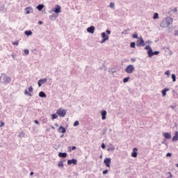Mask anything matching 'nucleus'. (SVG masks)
Instances as JSON below:
<instances>
[{"mask_svg": "<svg viewBox=\"0 0 178 178\" xmlns=\"http://www.w3.org/2000/svg\"><path fill=\"white\" fill-rule=\"evenodd\" d=\"M144 49L147 51V58H152V56H157L161 54V51H154L152 49V47L147 44L145 47Z\"/></svg>", "mask_w": 178, "mask_h": 178, "instance_id": "nucleus-1", "label": "nucleus"}, {"mask_svg": "<svg viewBox=\"0 0 178 178\" xmlns=\"http://www.w3.org/2000/svg\"><path fill=\"white\" fill-rule=\"evenodd\" d=\"M112 31L109 29H106L105 32L101 33L102 40L99 42L100 44H104L106 41L109 40V35H111Z\"/></svg>", "mask_w": 178, "mask_h": 178, "instance_id": "nucleus-2", "label": "nucleus"}, {"mask_svg": "<svg viewBox=\"0 0 178 178\" xmlns=\"http://www.w3.org/2000/svg\"><path fill=\"white\" fill-rule=\"evenodd\" d=\"M54 13L55 15H57L59 16V13H62V7L59 4H56L54 8H51V10L49 11V13Z\"/></svg>", "mask_w": 178, "mask_h": 178, "instance_id": "nucleus-3", "label": "nucleus"}, {"mask_svg": "<svg viewBox=\"0 0 178 178\" xmlns=\"http://www.w3.org/2000/svg\"><path fill=\"white\" fill-rule=\"evenodd\" d=\"M67 111L66 109L60 108L56 111V113L59 118H65Z\"/></svg>", "mask_w": 178, "mask_h": 178, "instance_id": "nucleus-4", "label": "nucleus"}, {"mask_svg": "<svg viewBox=\"0 0 178 178\" xmlns=\"http://www.w3.org/2000/svg\"><path fill=\"white\" fill-rule=\"evenodd\" d=\"M136 70V68L134 67V65L133 64L127 65L125 69L124 72L127 73V74H131Z\"/></svg>", "mask_w": 178, "mask_h": 178, "instance_id": "nucleus-5", "label": "nucleus"}, {"mask_svg": "<svg viewBox=\"0 0 178 178\" xmlns=\"http://www.w3.org/2000/svg\"><path fill=\"white\" fill-rule=\"evenodd\" d=\"M145 45V41L143 38V36H140L136 41V47L138 48H141V47H144Z\"/></svg>", "mask_w": 178, "mask_h": 178, "instance_id": "nucleus-6", "label": "nucleus"}, {"mask_svg": "<svg viewBox=\"0 0 178 178\" xmlns=\"http://www.w3.org/2000/svg\"><path fill=\"white\" fill-rule=\"evenodd\" d=\"M1 77H3V83L5 84H9L12 81L10 76H8L6 74H1Z\"/></svg>", "mask_w": 178, "mask_h": 178, "instance_id": "nucleus-7", "label": "nucleus"}, {"mask_svg": "<svg viewBox=\"0 0 178 178\" xmlns=\"http://www.w3.org/2000/svg\"><path fill=\"white\" fill-rule=\"evenodd\" d=\"M34 88H33V86H29L28 88V90L26 89L24 90V95H26L27 97H33V95L31 94V92L33 91Z\"/></svg>", "mask_w": 178, "mask_h": 178, "instance_id": "nucleus-8", "label": "nucleus"}, {"mask_svg": "<svg viewBox=\"0 0 178 178\" xmlns=\"http://www.w3.org/2000/svg\"><path fill=\"white\" fill-rule=\"evenodd\" d=\"M103 162H104L105 166H106V168H111V163H112V159H111L110 157H106L104 159Z\"/></svg>", "mask_w": 178, "mask_h": 178, "instance_id": "nucleus-9", "label": "nucleus"}, {"mask_svg": "<svg viewBox=\"0 0 178 178\" xmlns=\"http://www.w3.org/2000/svg\"><path fill=\"white\" fill-rule=\"evenodd\" d=\"M67 165L70 166L71 165H77V159L72 158L71 159H68L67 161Z\"/></svg>", "mask_w": 178, "mask_h": 178, "instance_id": "nucleus-10", "label": "nucleus"}, {"mask_svg": "<svg viewBox=\"0 0 178 178\" xmlns=\"http://www.w3.org/2000/svg\"><path fill=\"white\" fill-rule=\"evenodd\" d=\"M162 136L166 140L172 139V133H170V132H163Z\"/></svg>", "mask_w": 178, "mask_h": 178, "instance_id": "nucleus-11", "label": "nucleus"}, {"mask_svg": "<svg viewBox=\"0 0 178 178\" xmlns=\"http://www.w3.org/2000/svg\"><path fill=\"white\" fill-rule=\"evenodd\" d=\"M48 81V79L47 78H44V79H40L38 81V87H41L42 86V84H45V83H47Z\"/></svg>", "mask_w": 178, "mask_h": 178, "instance_id": "nucleus-12", "label": "nucleus"}, {"mask_svg": "<svg viewBox=\"0 0 178 178\" xmlns=\"http://www.w3.org/2000/svg\"><path fill=\"white\" fill-rule=\"evenodd\" d=\"M138 149L137 147H134L132 149V152L131 154V156H132V158H137L138 155Z\"/></svg>", "mask_w": 178, "mask_h": 178, "instance_id": "nucleus-13", "label": "nucleus"}, {"mask_svg": "<svg viewBox=\"0 0 178 178\" xmlns=\"http://www.w3.org/2000/svg\"><path fill=\"white\" fill-rule=\"evenodd\" d=\"M86 31H87V33H89L90 34H94V33L95 32V26L92 25V26L88 27L86 29Z\"/></svg>", "mask_w": 178, "mask_h": 178, "instance_id": "nucleus-14", "label": "nucleus"}, {"mask_svg": "<svg viewBox=\"0 0 178 178\" xmlns=\"http://www.w3.org/2000/svg\"><path fill=\"white\" fill-rule=\"evenodd\" d=\"M101 116H102V120H106V115H108V112H106V110H102L100 111Z\"/></svg>", "mask_w": 178, "mask_h": 178, "instance_id": "nucleus-15", "label": "nucleus"}, {"mask_svg": "<svg viewBox=\"0 0 178 178\" xmlns=\"http://www.w3.org/2000/svg\"><path fill=\"white\" fill-rule=\"evenodd\" d=\"M34 12V10L33 9V7L29 6L25 8V15H30V13H33Z\"/></svg>", "mask_w": 178, "mask_h": 178, "instance_id": "nucleus-16", "label": "nucleus"}, {"mask_svg": "<svg viewBox=\"0 0 178 178\" xmlns=\"http://www.w3.org/2000/svg\"><path fill=\"white\" fill-rule=\"evenodd\" d=\"M58 133H61L62 134H65L66 133V127L63 125H60L58 129Z\"/></svg>", "mask_w": 178, "mask_h": 178, "instance_id": "nucleus-17", "label": "nucleus"}, {"mask_svg": "<svg viewBox=\"0 0 178 178\" xmlns=\"http://www.w3.org/2000/svg\"><path fill=\"white\" fill-rule=\"evenodd\" d=\"M58 156L59 158H62L63 159H66V158H67V153L59 152L58 154Z\"/></svg>", "mask_w": 178, "mask_h": 178, "instance_id": "nucleus-18", "label": "nucleus"}, {"mask_svg": "<svg viewBox=\"0 0 178 178\" xmlns=\"http://www.w3.org/2000/svg\"><path fill=\"white\" fill-rule=\"evenodd\" d=\"M107 151L108 152H113V151H115V146H113V144L112 143H109L108 145H107Z\"/></svg>", "mask_w": 178, "mask_h": 178, "instance_id": "nucleus-19", "label": "nucleus"}, {"mask_svg": "<svg viewBox=\"0 0 178 178\" xmlns=\"http://www.w3.org/2000/svg\"><path fill=\"white\" fill-rule=\"evenodd\" d=\"M165 21L167 26L169 27V25L172 24V23H173V18H172L170 17H167L165 18Z\"/></svg>", "mask_w": 178, "mask_h": 178, "instance_id": "nucleus-20", "label": "nucleus"}, {"mask_svg": "<svg viewBox=\"0 0 178 178\" xmlns=\"http://www.w3.org/2000/svg\"><path fill=\"white\" fill-rule=\"evenodd\" d=\"M64 162H66V159H65L58 161V165H57L58 168L63 169V167L65 166V164H63Z\"/></svg>", "mask_w": 178, "mask_h": 178, "instance_id": "nucleus-21", "label": "nucleus"}, {"mask_svg": "<svg viewBox=\"0 0 178 178\" xmlns=\"http://www.w3.org/2000/svg\"><path fill=\"white\" fill-rule=\"evenodd\" d=\"M172 142L178 141V131H175V135L172 138Z\"/></svg>", "mask_w": 178, "mask_h": 178, "instance_id": "nucleus-22", "label": "nucleus"}, {"mask_svg": "<svg viewBox=\"0 0 178 178\" xmlns=\"http://www.w3.org/2000/svg\"><path fill=\"white\" fill-rule=\"evenodd\" d=\"M58 15L57 14H53L49 16V20H51V22H55V20H56V18L58 17Z\"/></svg>", "mask_w": 178, "mask_h": 178, "instance_id": "nucleus-23", "label": "nucleus"}, {"mask_svg": "<svg viewBox=\"0 0 178 178\" xmlns=\"http://www.w3.org/2000/svg\"><path fill=\"white\" fill-rule=\"evenodd\" d=\"M170 89L169 88H163L162 90H161V95H162V97H166V92L168 91H170Z\"/></svg>", "mask_w": 178, "mask_h": 178, "instance_id": "nucleus-24", "label": "nucleus"}, {"mask_svg": "<svg viewBox=\"0 0 178 178\" xmlns=\"http://www.w3.org/2000/svg\"><path fill=\"white\" fill-rule=\"evenodd\" d=\"M44 8H45V5L44 4H38L36 6V9H38L39 12H42V9H44Z\"/></svg>", "mask_w": 178, "mask_h": 178, "instance_id": "nucleus-25", "label": "nucleus"}, {"mask_svg": "<svg viewBox=\"0 0 178 178\" xmlns=\"http://www.w3.org/2000/svg\"><path fill=\"white\" fill-rule=\"evenodd\" d=\"M160 27H161L162 29H165L168 26V24H166V21L163 20L161 23H160Z\"/></svg>", "mask_w": 178, "mask_h": 178, "instance_id": "nucleus-26", "label": "nucleus"}, {"mask_svg": "<svg viewBox=\"0 0 178 178\" xmlns=\"http://www.w3.org/2000/svg\"><path fill=\"white\" fill-rule=\"evenodd\" d=\"M24 34L26 37H30L33 34V31H31V30H26L24 31Z\"/></svg>", "mask_w": 178, "mask_h": 178, "instance_id": "nucleus-27", "label": "nucleus"}, {"mask_svg": "<svg viewBox=\"0 0 178 178\" xmlns=\"http://www.w3.org/2000/svg\"><path fill=\"white\" fill-rule=\"evenodd\" d=\"M39 97H40V98H47V94L44 93V91H40L39 92Z\"/></svg>", "mask_w": 178, "mask_h": 178, "instance_id": "nucleus-28", "label": "nucleus"}, {"mask_svg": "<svg viewBox=\"0 0 178 178\" xmlns=\"http://www.w3.org/2000/svg\"><path fill=\"white\" fill-rule=\"evenodd\" d=\"M74 149H77V147H76V146H69L68 147V152H72V151H74Z\"/></svg>", "mask_w": 178, "mask_h": 178, "instance_id": "nucleus-29", "label": "nucleus"}, {"mask_svg": "<svg viewBox=\"0 0 178 178\" xmlns=\"http://www.w3.org/2000/svg\"><path fill=\"white\" fill-rule=\"evenodd\" d=\"M132 38H134L135 40H138L140 38H138V33L137 31H135L134 34L132 35Z\"/></svg>", "mask_w": 178, "mask_h": 178, "instance_id": "nucleus-30", "label": "nucleus"}, {"mask_svg": "<svg viewBox=\"0 0 178 178\" xmlns=\"http://www.w3.org/2000/svg\"><path fill=\"white\" fill-rule=\"evenodd\" d=\"M122 81H123V83H124V84H126V83H129V81H130V76H128L124 78L123 80H122Z\"/></svg>", "mask_w": 178, "mask_h": 178, "instance_id": "nucleus-31", "label": "nucleus"}, {"mask_svg": "<svg viewBox=\"0 0 178 178\" xmlns=\"http://www.w3.org/2000/svg\"><path fill=\"white\" fill-rule=\"evenodd\" d=\"M152 18L153 20H156V19H159V14L158 13H154Z\"/></svg>", "mask_w": 178, "mask_h": 178, "instance_id": "nucleus-32", "label": "nucleus"}, {"mask_svg": "<svg viewBox=\"0 0 178 178\" xmlns=\"http://www.w3.org/2000/svg\"><path fill=\"white\" fill-rule=\"evenodd\" d=\"M51 120H55V119H57L58 118V113H53V114H51Z\"/></svg>", "mask_w": 178, "mask_h": 178, "instance_id": "nucleus-33", "label": "nucleus"}, {"mask_svg": "<svg viewBox=\"0 0 178 178\" xmlns=\"http://www.w3.org/2000/svg\"><path fill=\"white\" fill-rule=\"evenodd\" d=\"M29 54H30V51L27 49H25L24 50L23 56H27V55H29Z\"/></svg>", "mask_w": 178, "mask_h": 178, "instance_id": "nucleus-34", "label": "nucleus"}, {"mask_svg": "<svg viewBox=\"0 0 178 178\" xmlns=\"http://www.w3.org/2000/svg\"><path fill=\"white\" fill-rule=\"evenodd\" d=\"M102 69H104V72H106V70H108V67H106L105 63L102 64V67L99 68L100 70H102Z\"/></svg>", "mask_w": 178, "mask_h": 178, "instance_id": "nucleus-35", "label": "nucleus"}, {"mask_svg": "<svg viewBox=\"0 0 178 178\" xmlns=\"http://www.w3.org/2000/svg\"><path fill=\"white\" fill-rule=\"evenodd\" d=\"M171 79H172V83H175L176 82V74H171Z\"/></svg>", "mask_w": 178, "mask_h": 178, "instance_id": "nucleus-36", "label": "nucleus"}, {"mask_svg": "<svg viewBox=\"0 0 178 178\" xmlns=\"http://www.w3.org/2000/svg\"><path fill=\"white\" fill-rule=\"evenodd\" d=\"M5 10V4L0 3V12H3Z\"/></svg>", "mask_w": 178, "mask_h": 178, "instance_id": "nucleus-37", "label": "nucleus"}, {"mask_svg": "<svg viewBox=\"0 0 178 178\" xmlns=\"http://www.w3.org/2000/svg\"><path fill=\"white\" fill-rule=\"evenodd\" d=\"M136 42H131L129 47H130V48H134H134H136Z\"/></svg>", "mask_w": 178, "mask_h": 178, "instance_id": "nucleus-38", "label": "nucleus"}, {"mask_svg": "<svg viewBox=\"0 0 178 178\" xmlns=\"http://www.w3.org/2000/svg\"><path fill=\"white\" fill-rule=\"evenodd\" d=\"M26 136V134L24 132H20L18 135V137H19V138H24Z\"/></svg>", "mask_w": 178, "mask_h": 178, "instance_id": "nucleus-39", "label": "nucleus"}, {"mask_svg": "<svg viewBox=\"0 0 178 178\" xmlns=\"http://www.w3.org/2000/svg\"><path fill=\"white\" fill-rule=\"evenodd\" d=\"M80 125V122H79V120H76L74 123H73V127H77V126Z\"/></svg>", "mask_w": 178, "mask_h": 178, "instance_id": "nucleus-40", "label": "nucleus"}, {"mask_svg": "<svg viewBox=\"0 0 178 178\" xmlns=\"http://www.w3.org/2000/svg\"><path fill=\"white\" fill-rule=\"evenodd\" d=\"M106 131H108V127H104L103 129L102 133L101 134V136H104L106 133Z\"/></svg>", "mask_w": 178, "mask_h": 178, "instance_id": "nucleus-41", "label": "nucleus"}, {"mask_svg": "<svg viewBox=\"0 0 178 178\" xmlns=\"http://www.w3.org/2000/svg\"><path fill=\"white\" fill-rule=\"evenodd\" d=\"M109 8H111V9H115V3L111 2L109 4Z\"/></svg>", "mask_w": 178, "mask_h": 178, "instance_id": "nucleus-42", "label": "nucleus"}, {"mask_svg": "<svg viewBox=\"0 0 178 178\" xmlns=\"http://www.w3.org/2000/svg\"><path fill=\"white\" fill-rule=\"evenodd\" d=\"M129 31H130L129 29H124L122 32V34H129Z\"/></svg>", "mask_w": 178, "mask_h": 178, "instance_id": "nucleus-43", "label": "nucleus"}, {"mask_svg": "<svg viewBox=\"0 0 178 178\" xmlns=\"http://www.w3.org/2000/svg\"><path fill=\"white\" fill-rule=\"evenodd\" d=\"M164 74H165V76H168V77H169L170 76V70H168L164 72Z\"/></svg>", "mask_w": 178, "mask_h": 178, "instance_id": "nucleus-44", "label": "nucleus"}, {"mask_svg": "<svg viewBox=\"0 0 178 178\" xmlns=\"http://www.w3.org/2000/svg\"><path fill=\"white\" fill-rule=\"evenodd\" d=\"M170 47L169 46H165V47H163L162 48H161V49H163V51H165V52H166V49L168 50V51H169L170 50Z\"/></svg>", "mask_w": 178, "mask_h": 178, "instance_id": "nucleus-45", "label": "nucleus"}, {"mask_svg": "<svg viewBox=\"0 0 178 178\" xmlns=\"http://www.w3.org/2000/svg\"><path fill=\"white\" fill-rule=\"evenodd\" d=\"M101 148H102V149H106V145L105 143H102L101 144Z\"/></svg>", "mask_w": 178, "mask_h": 178, "instance_id": "nucleus-46", "label": "nucleus"}, {"mask_svg": "<svg viewBox=\"0 0 178 178\" xmlns=\"http://www.w3.org/2000/svg\"><path fill=\"white\" fill-rule=\"evenodd\" d=\"M108 173H109V170H108V169H106V170H103V172H102V174L104 175H108Z\"/></svg>", "mask_w": 178, "mask_h": 178, "instance_id": "nucleus-47", "label": "nucleus"}, {"mask_svg": "<svg viewBox=\"0 0 178 178\" xmlns=\"http://www.w3.org/2000/svg\"><path fill=\"white\" fill-rule=\"evenodd\" d=\"M12 44L15 45V47H17V45H19V40H15V42H13Z\"/></svg>", "mask_w": 178, "mask_h": 178, "instance_id": "nucleus-48", "label": "nucleus"}, {"mask_svg": "<svg viewBox=\"0 0 178 178\" xmlns=\"http://www.w3.org/2000/svg\"><path fill=\"white\" fill-rule=\"evenodd\" d=\"M5 127V122L3 121L0 120V127Z\"/></svg>", "mask_w": 178, "mask_h": 178, "instance_id": "nucleus-49", "label": "nucleus"}, {"mask_svg": "<svg viewBox=\"0 0 178 178\" xmlns=\"http://www.w3.org/2000/svg\"><path fill=\"white\" fill-rule=\"evenodd\" d=\"M165 156L166 158H170V156H172V152H168Z\"/></svg>", "mask_w": 178, "mask_h": 178, "instance_id": "nucleus-50", "label": "nucleus"}, {"mask_svg": "<svg viewBox=\"0 0 178 178\" xmlns=\"http://www.w3.org/2000/svg\"><path fill=\"white\" fill-rule=\"evenodd\" d=\"M48 122V118H43L42 120V123H47Z\"/></svg>", "mask_w": 178, "mask_h": 178, "instance_id": "nucleus-51", "label": "nucleus"}, {"mask_svg": "<svg viewBox=\"0 0 178 178\" xmlns=\"http://www.w3.org/2000/svg\"><path fill=\"white\" fill-rule=\"evenodd\" d=\"M166 141H168V139H165V138H163L161 141V144H166L167 143Z\"/></svg>", "mask_w": 178, "mask_h": 178, "instance_id": "nucleus-52", "label": "nucleus"}, {"mask_svg": "<svg viewBox=\"0 0 178 178\" xmlns=\"http://www.w3.org/2000/svg\"><path fill=\"white\" fill-rule=\"evenodd\" d=\"M174 35H175V37H178V30H175L174 31Z\"/></svg>", "mask_w": 178, "mask_h": 178, "instance_id": "nucleus-53", "label": "nucleus"}, {"mask_svg": "<svg viewBox=\"0 0 178 178\" xmlns=\"http://www.w3.org/2000/svg\"><path fill=\"white\" fill-rule=\"evenodd\" d=\"M168 174L169 175V177H170V178H172V177H173V175L172 174V172H171L170 171H169V172H168Z\"/></svg>", "mask_w": 178, "mask_h": 178, "instance_id": "nucleus-54", "label": "nucleus"}, {"mask_svg": "<svg viewBox=\"0 0 178 178\" xmlns=\"http://www.w3.org/2000/svg\"><path fill=\"white\" fill-rule=\"evenodd\" d=\"M112 70H115V67L109 68L108 70V73H112Z\"/></svg>", "mask_w": 178, "mask_h": 178, "instance_id": "nucleus-55", "label": "nucleus"}, {"mask_svg": "<svg viewBox=\"0 0 178 178\" xmlns=\"http://www.w3.org/2000/svg\"><path fill=\"white\" fill-rule=\"evenodd\" d=\"M136 58H132L130 59V60L132 63H134V62H136Z\"/></svg>", "mask_w": 178, "mask_h": 178, "instance_id": "nucleus-56", "label": "nucleus"}, {"mask_svg": "<svg viewBox=\"0 0 178 178\" xmlns=\"http://www.w3.org/2000/svg\"><path fill=\"white\" fill-rule=\"evenodd\" d=\"M34 123L35 124H40V121H38V120H35Z\"/></svg>", "mask_w": 178, "mask_h": 178, "instance_id": "nucleus-57", "label": "nucleus"}, {"mask_svg": "<svg viewBox=\"0 0 178 178\" xmlns=\"http://www.w3.org/2000/svg\"><path fill=\"white\" fill-rule=\"evenodd\" d=\"M145 43V44H148V45H149V44H152V42L151 40H147Z\"/></svg>", "mask_w": 178, "mask_h": 178, "instance_id": "nucleus-58", "label": "nucleus"}, {"mask_svg": "<svg viewBox=\"0 0 178 178\" xmlns=\"http://www.w3.org/2000/svg\"><path fill=\"white\" fill-rule=\"evenodd\" d=\"M11 56H12V58H13V59H16V54H11Z\"/></svg>", "mask_w": 178, "mask_h": 178, "instance_id": "nucleus-59", "label": "nucleus"}, {"mask_svg": "<svg viewBox=\"0 0 178 178\" xmlns=\"http://www.w3.org/2000/svg\"><path fill=\"white\" fill-rule=\"evenodd\" d=\"M38 24H39L40 26H41L42 24H44V22H42V21H38Z\"/></svg>", "mask_w": 178, "mask_h": 178, "instance_id": "nucleus-60", "label": "nucleus"}, {"mask_svg": "<svg viewBox=\"0 0 178 178\" xmlns=\"http://www.w3.org/2000/svg\"><path fill=\"white\" fill-rule=\"evenodd\" d=\"M0 83H3V77H2V75L0 76Z\"/></svg>", "mask_w": 178, "mask_h": 178, "instance_id": "nucleus-61", "label": "nucleus"}, {"mask_svg": "<svg viewBox=\"0 0 178 178\" xmlns=\"http://www.w3.org/2000/svg\"><path fill=\"white\" fill-rule=\"evenodd\" d=\"M87 69H89V70H92V67L86 66V69L85 70V72H87Z\"/></svg>", "mask_w": 178, "mask_h": 178, "instance_id": "nucleus-62", "label": "nucleus"}, {"mask_svg": "<svg viewBox=\"0 0 178 178\" xmlns=\"http://www.w3.org/2000/svg\"><path fill=\"white\" fill-rule=\"evenodd\" d=\"M118 71H116V68L112 70V74H115V73H117Z\"/></svg>", "mask_w": 178, "mask_h": 178, "instance_id": "nucleus-63", "label": "nucleus"}, {"mask_svg": "<svg viewBox=\"0 0 178 178\" xmlns=\"http://www.w3.org/2000/svg\"><path fill=\"white\" fill-rule=\"evenodd\" d=\"M172 12H175V13L177 12V8L175 7V8L172 10Z\"/></svg>", "mask_w": 178, "mask_h": 178, "instance_id": "nucleus-64", "label": "nucleus"}]
</instances>
